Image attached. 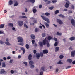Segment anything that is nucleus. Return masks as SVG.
Wrapping results in <instances>:
<instances>
[{
    "label": "nucleus",
    "mask_w": 75,
    "mask_h": 75,
    "mask_svg": "<svg viewBox=\"0 0 75 75\" xmlns=\"http://www.w3.org/2000/svg\"><path fill=\"white\" fill-rule=\"evenodd\" d=\"M59 57L60 59H62L64 58V56L62 55H60Z\"/></svg>",
    "instance_id": "obj_30"
},
{
    "label": "nucleus",
    "mask_w": 75,
    "mask_h": 75,
    "mask_svg": "<svg viewBox=\"0 0 75 75\" xmlns=\"http://www.w3.org/2000/svg\"><path fill=\"white\" fill-rule=\"evenodd\" d=\"M44 24L46 25L47 28H48V27H49V24H48V23H47L46 22H45Z\"/></svg>",
    "instance_id": "obj_18"
},
{
    "label": "nucleus",
    "mask_w": 75,
    "mask_h": 75,
    "mask_svg": "<svg viewBox=\"0 0 75 75\" xmlns=\"http://www.w3.org/2000/svg\"><path fill=\"white\" fill-rule=\"evenodd\" d=\"M58 51H59V47H56L55 48V52H57Z\"/></svg>",
    "instance_id": "obj_27"
},
{
    "label": "nucleus",
    "mask_w": 75,
    "mask_h": 75,
    "mask_svg": "<svg viewBox=\"0 0 75 75\" xmlns=\"http://www.w3.org/2000/svg\"><path fill=\"white\" fill-rule=\"evenodd\" d=\"M73 48L72 47H70L69 48V50H73Z\"/></svg>",
    "instance_id": "obj_53"
},
{
    "label": "nucleus",
    "mask_w": 75,
    "mask_h": 75,
    "mask_svg": "<svg viewBox=\"0 0 75 75\" xmlns=\"http://www.w3.org/2000/svg\"><path fill=\"white\" fill-rule=\"evenodd\" d=\"M71 23L75 27V20L74 19H72L71 21Z\"/></svg>",
    "instance_id": "obj_9"
},
{
    "label": "nucleus",
    "mask_w": 75,
    "mask_h": 75,
    "mask_svg": "<svg viewBox=\"0 0 75 75\" xmlns=\"http://www.w3.org/2000/svg\"><path fill=\"white\" fill-rule=\"evenodd\" d=\"M9 27H13L14 26L13 24L11 23H9Z\"/></svg>",
    "instance_id": "obj_31"
},
{
    "label": "nucleus",
    "mask_w": 75,
    "mask_h": 75,
    "mask_svg": "<svg viewBox=\"0 0 75 75\" xmlns=\"http://www.w3.org/2000/svg\"><path fill=\"white\" fill-rule=\"evenodd\" d=\"M18 24L19 26L20 27H21L23 24V22L22 21H18Z\"/></svg>",
    "instance_id": "obj_3"
},
{
    "label": "nucleus",
    "mask_w": 75,
    "mask_h": 75,
    "mask_svg": "<svg viewBox=\"0 0 75 75\" xmlns=\"http://www.w3.org/2000/svg\"><path fill=\"white\" fill-rule=\"evenodd\" d=\"M57 20L58 23H59V24H62V21H61V20L59 19H57Z\"/></svg>",
    "instance_id": "obj_13"
},
{
    "label": "nucleus",
    "mask_w": 75,
    "mask_h": 75,
    "mask_svg": "<svg viewBox=\"0 0 75 75\" xmlns=\"http://www.w3.org/2000/svg\"><path fill=\"white\" fill-rule=\"evenodd\" d=\"M54 40L55 41H57V39L55 38H54Z\"/></svg>",
    "instance_id": "obj_57"
},
{
    "label": "nucleus",
    "mask_w": 75,
    "mask_h": 75,
    "mask_svg": "<svg viewBox=\"0 0 75 75\" xmlns=\"http://www.w3.org/2000/svg\"><path fill=\"white\" fill-rule=\"evenodd\" d=\"M6 67V64L4 63L2 64V67Z\"/></svg>",
    "instance_id": "obj_43"
},
{
    "label": "nucleus",
    "mask_w": 75,
    "mask_h": 75,
    "mask_svg": "<svg viewBox=\"0 0 75 75\" xmlns=\"http://www.w3.org/2000/svg\"><path fill=\"white\" fill-rule=\"evenodd\" d=\"M69 13H72V11L69 10Z\"/></svg>",
    "instance_id": "obj_63"
},
{
    "label": "nucleus",
    "mask_w": 75,
    "mask_h": 75,
    "mask_svg": "<svg viewBox=\"0 0 75 75\" xmlns=\"http://www.w3.org/2000/svg\"><path fill=\"white\" fill-rule=\"evenodd\" d=\"M24 27H25L27 28H28V26H27L26 24L25 23L24 24Z\"/></svg>",
    "instance_id": "obj_37"
},
{
    "label": "nucleus",
    "mask_w": 75,
    "mask_h": 75,
    "mask_svg": "<svg viewBox=\"0 0 75 75\" xmlns=\"http://www.w3.org/2000/svg\"><path fill=\"white\" fill-rule=\"evenodd\" d=\"M39 44L40 45V46H41V47H42L43 46V44L42 43V42H39Z\"/></svg>",
    "instance_id": "obj_32"
},
{
    "label": "nucleus",
    "mask_w": 75,
    "mask_h": 75,
    "mask_svg": "<svg viewBox=\"0 0 75 75\" xmlns=\"http://www.w3.org/2000/svg\"><path fill=\"white\" fill-rule=\"evenodd\" d=\"M33 22H34V23H37V20H34V21H33Z\"/></svg>",
    "instance_id": "obj_64"
},
{
    "label": "nucleus",
    "mask_w": 75,
    "mask_h": 75,
    "mask_svg": "<svg viewBox=\"0 0 75 75\" xmlns=\"http://www.w3.org/2000/svg\"><path fill=\"white\" fill-rule=\"evenodd\" d=\"M62 34V33H59V32H57V35H61Z\"/></svg>",
    "instance_id": "obj_41"
},
{
    "label": "nucleus",
    "mask_w": 75,
    "mask_h": 75,
    "mask_svg": "<svg viewBox=\"0 0 75 75\" xmlns=\"http://www.w3.org/2000/svg\"><path fill=\"white\" fill-rule=\"evenodd\" d=\"M43 74V71H41L40 73V75H42Z\"/></svg>",
    "instance_id": "obj_48"
},
{
    "label": "nucleus",
    "mask_w": 75,
    "mask_h": 75,
    "mask_svg": "<svg viewBox=\"0 0 75 75\" xmlns=\"http://www.w3.org/2000/svg\"><path fill=\"white\" fill-rule=\"evenodd\" d=\"M67 61L69 63H71L72 62V60L71 59H69L67 60Z\"/></svg>",
    "instance_id": "obj_14"
},
{
    "label": "nucleus",
    "mask_w": 75,
    "mask_h": 75,
    "mask_svg": "<svg viewBox=\"0 0 75 75\" xmlns=\"http://www.w3.org/2000/svg\"><path fill=\"white\" fill-rule=\"evenodd\" d=\"M48 40H46V38H45L43 41V45H45L46 44V43H48Z\"/></svg>",
    "instance_id": "obj_6"
},
{
    "label": "nucleus",
    "mask_w": 75,
    "mask_h": 75,
    "mask_svg": "<svg viewBox=\"0 0 75 75\" xmlns=\"http://www.w3.org/2000/svg\"><path fill=\"white\" fill-rule=\"evenodd\" d=\"M48 51L47 50H43V54H48Z\"/></svg>",
    "instance_id": "obj_10"
},
{
    "label": "nucleus",
    "mask_w": 75,
    "mask_h": 75,
    "mask_svg": "<svg viewBox=\"0 0 75 75\" xmlns=\"http://www.w3.org/2000/svg\"><path fill=\"white\" fill-rule=\"evenodd\" d=\"M11 74H14V71L13 70H11Z\"/></svg>",
    "instance_id": "obj_54"
},
{
    "label": "nucleus",
    "mask_w": 75,
    "mask_h": 75,
    "mask_svg": "<svg viewBox=\"0 0 75 75\" xmlns=\"http://www.w3.org/2000/svg\"><path fill=\"white\" fill-rule=\"evenodd\" d=\"M46 35H45V33H43L42 35V37H45Z\"/></svg>",
    "instance_id": "obj_38"
},
{
    "label": "nucleus",
    "mask_w": 75,
    "mask_h": 75,
    "mask_svg": "<svg viewBox=\"0 0 75 75\" xmlns=\"http://www.w3.org/2000/svg\"><path fill=\"white\" fill-rule=\"evenodd\" d=\"M70 4V2L69 1L66 2L65 6L66 8H68L69 7V4Z\"/></svg>",
    "instance_id": "obj_7"
},
{
    "label": "nucleus",
    "mask_w": 75,
    "mask_h": 75,
    "mask_svg": "<svg viewBox=\"0 0 75 75\" xmlns=\"http://www.w3.org/2000/svg\"><path fill=\"white\" fill-rule=\"evenodd\" d=\"M31 37L32 39H34L35 37V36L33 34H32L31 35Z\"/></svg>",
    "instance_id": "obj_19"
},
{
    "label": "nucleus",
    "mask_w": 75,
    "mask_h": 75,
    "mask_svg": "<svg viewBox=\"0 0 75 75\" xmlns=\"http://www.w3.org/2000/svg\"><path fill=\"white\" fill-rule=\"evenodd\" d=\"M41 17L42 18L43 20L47 21L48 23H50V21L48 18H47L46 17L42 15L41 16Z\"/></svg>",
    "instance_id": "obj_1"
},
{
    "label": "nucleus",
    "mask_w": 75,
    "mask_h": 75,
    "mask_svg": "<svg viewBox=\"0 0 75 75\" xmlns=\"http://www.w3.org/2000/svg\"><path fill=\"white\" fill-rule=\"evenodd\" d=\"M57 1V0H53L52 1V3H56Z\"/></svg>",
    "instance_id": "obj_45"
},
{
    "label": "nucleus",
    "mask_w": 75,
    "mask_h": 75,
    "mask_svg": "<svg viewBox=\"0 0 75 75\" xmlns=\"http://www.w3.org/2000/svg\"><path fill=\"white\" fill-rule=\"evenodd\" d=\"M59 17H62V18H64L65 17V16H64V15H62V14H60L59 15Z\"/></svg>",
    "instance_id": "obj_33"
},
{
    "label": "nucleus",
    "mask_w": 75,
    "mask_h": 75,
    "mask_svg": "<svg viewBox=\"0 0 75 75\" xmlns=\"http://www.w3.org/2000/svg\"><path fill=\"white\" fill-rule=\"evenodd\" d=\"M14 2L15 3H16L14 4V7H16V6H18V3L17 2V1H15Z\"/></svg>",
    "instance_id": "obj_16"
},
{
    "label": "nucleus",
    "mask_w": 75,
    "mask_h": 75,
    "mask_svg": "<svg viewBox=\"0 0 75 75\" xmlns=\"http://www.w3.org/2000/svg\"><path fill=\"white\" fill-rule=\"evenodd\" d=\"M0 44H3L4 42L1 40H0Z\"/></svg>",
    "instance_id": "obj_42"
},
{
    "label": "nucleus",
    "mask_w": 75,
    "mask_h": 75,
    "mask_svg": "<svg viewBox=\"0 0 75 75\" xmlns=\"http://www.w3.org/2000/svg\"><path fill=\"white\" fill-rule=\"evenodd\" d=\"M10 58H11L10 56H8L7 57V59H10Z\"/></svg>",
    "instance_id": "obj_59"
},
{
    "label": "nucleus",
    "mask_w": 75,
    "mask_h": 75,
    "mask_svg": "<svg viewBox=\"0 0 75 75\" xmlns=\"http://www.w3.org/2000/svg\"><path fill=\"white\" fill-rule=\"evenodd\" d=\"M39 8H42V6L41 5H40L39 6Z\"/></svg>",
    "instance_id": "obj_52"
},
{
    "label": "nucleus",
    "mask_w": 75,
    "mask_h": 75,
    "mask_svg": "<svg viewBox=\"0 0 75 75\" xmlns=\"http://www.w3.org/2000/svg\"><path fill=\"white\" fill-rule=\"evenodd\" d=\"M31 65V68H34V65H33V64H32Z\"/></svg>",
    "instance_id": "obj_46"
},
{
    "label": "nucleus",
    "mask_w": 75,
    "mask_h": 75,
    "mask_svg": "<svg viewBox=\"0 0 75 75\" xmlns=\"http://www.w3.org/2000/svg\"><path fill=\"white\" fill-rule=\"evenodd\" d=\"M57 64H60V65H61L62 64H63V63L61 62V61L60 60L57 62Z\"/></svg>",
    "instance_id": "obj_24"
},
{
    "label": "nucleus",
    "mask_w": 75,
    "mask_h": 75,
    "mask_svg": "<svg viewBox=\"0 0 75 75\" xmlns=\"http://www.w3.org/2000/svg\"><path fill=\"white\" fill-rule=\"evenodd\" d=\"M47 39L49 41H50V40H51V39H52V37L51 36H48L47 38Z\"/></svg>",
    "instance_id": "obj_28"
},
{
    "label": "nucleus",
    "mask_w": 75,
    "mask_h": 75,
    "mask_svg": "<svg viewBox=\"0 0 75 75\" xmlns=\"http://www.w3.org/2000/svg\"><path fill=\"white\" fill-rule=\"evenodd\" d=\"M40 54L39 53H37L36 54V57L37 59H38L40 58Z\"/></svg>",
    "instance_id": "obj_5"
},
{
    "label": "nucleus",
    "mask_w": 75,
    "mask_h": 75,
    "mask_svg": "<svg viewBox=\"0 0 75 75\" xmlns=\"http://www.w3.org/2000/svg\"><path fill=\"white\" fill-rule=\"evenodd\" d=\"M3 32H4L3 31H1V30L0 31V34H3Z\"/></svg>",
    "instance_id": "obj_56"
},
{
    "label": "nucleus",
    "mask_w": 75,
    "mask_h": 75,
    "mask_svg": "<svg viewBox=\"0 0 75 75\" xmlns=\"http://www.w3.org/2000/svg\"><path fill=\"white\" fill-rule=\"evenodd\" d=\"M29 63L30 65H31L32 64H34V62L33 61H29Z\"/></svg>",
    "instance_id": "obj_23"
},
{
    "label": "nucleus",
    "mask_w": 75,
    "mask_h": 75,
    "mask_svg": "<svg viewBox=\"0 0 75 75\" xmlns=\"http://www.w3.org/2000/svg\"><path fill=\"white\" fill-rule=\"evenodd\" d=\"M55 72L56 73L58 72V68L56 69Z\"/></svg>",
    "instance_id": "obj_61"
},
{
    "label": "nucleus",
    "mask_w": 75,
    "mask_h": 75,
    "mask_svg": "<svg viewBox=\"0 0 75 75\" xmlns=\"http://www.w3.org/2000/svg\"><path fill=\"white\" fill-rule=\"evenodd\" d=\"M45 14L46 16H50V14L49 13H48V12L45 13Z\"/></svg>",
    "instance_id": "obj_35"
},
{
    "label": "nucleus",
    "mask_w": 75,
    "mask_h": 75,
    "mask_svg": "<svg viewBox=\"0 0 75 75\" xmlns=\"http://www.w3.org/2000/svg\"><path fill=\"white\" fill-rule=\"evenodd\" d=\"M71 8L72 9H73V10H74V8H75V6H74L72 5L71 6Z\"/></svg>",
    "instance_id": "obj_50"
},
{
    "label": "nucleus",
    "mask_w": 75,
    "mask_h": 75,
    "mask_svg": "<svg viewBox=\"0 0 75 75\" xmlns=\"http://www.w3.org/2000/svg\"><path fill=\"white\" fill-rule=\"evenodd\" d=\"M20 18H27L25 16H20Z\"/></svg>",
    "instance_id": "obj_29"
},
{
    "label": "nucleus",
    "mask_w": 75,
    "mask_h": 75,
    "mask_svg": "<svg viewBox=\"0 0 75 75\" xmlns=\"http://www.w3.org/2000/svg\"><path fill=\"white\" fill-rule=\"evenodd\" d=\"M28 58L29 60H31V59H32V55L31 54H29L28 56Z\"/></svg>",
    "instance_id": "obj_15"
},
{
    "label": "nucleus",
    "mask_w": 75,
    "mask_h": 75,
    "mask_svg": "<svg viewBox=\"0 0 75 75\" xmlns=\"http://www.w3.org/2000/svg\"><path fill=\"white\" fill-rule=\"evenodd\" d=\"M34 54H35L36 53H37V51L35 50H34Z\"/></svg>",
    "instance_id": "obj_62"
},
{
    "label": "nucleus",
    "mask_w": 75,
    "mask_h": 75,
    "mask_svg": "<svg viewBox=\"0 0 75 75\" xmlns=\"http://www.w3.org/2000/svg\"><path fill=\"white\" fill-rule=\"evenodd\" d=\"M54 8V7H52L49 8V9H50V10H52Z\"/></svg>",
    "instance_id": "obj_51"
},
{
    "label": "nucleus",
    "mask_w": 75,
    "mask_h": 75,
    "mask_svg": "<svg viewBox=\"0 0 75 75\" xmlns=\"http://www.w3.org/2000/svg\"><path fill=\"white\" fill-rule=\"evenodd\" d=\"M26 47H29V45L28 44H26L25 45Z\"/></svg>",
    "instance_id": "obj_60"
},
{
    "label": "nucleus",
    "mask_w": 75,
    "mask_h": 75,
    "mask_svg": "<svg viewBox=\"0 0 75 75\" xmlns=\"http://www.w3.org/2000/svg\"><path fill=\"white\" fill-rule=\"evenodd\" d=\"M70 40L71 41H73V40H75V37H71L70 38Z\"/></svg>",
    "instance_id": "obj_22"
},
{
    "label": "nucleus",
    "mask_w": 75,
    "mask_h": 75,
    "mask_svg": "<svg viewBox=\"0 0 75 75\" xmlns=\"http://www.w3.org/2000/svg\"><path fill=\"white\" fill-rule=\"evenodd\" d=\"M33 13H36V12H37V10H36V9H33Z\"/></svg>",
    "instance_id": "obj_39"
},
{
    "label": "nucleus",
    "mask_w": 75,
    "mask_h": 75,
    "mask_svg": "<svg viewBox=\"0 0 75 75\" xmlns=\"http://www.w3.org/2000/svg\"><path fill=\"white\" fill-rule=\"evenodd\" d=\"M59 10H57L55 11V14H57L59 13Z\"/></svg>",
    "instance_id": "obj_26"
},
{
    "label": "nucleus",
    "mask_w": 75,
    "mask_h": 75,
    "mask_svg": "<svg viewBox=\"0 0 75 75\" xmlns=\"http://www.w3.org/2000/svg\"><path fill=\"white\" fill-rule=\"evenodd\" d=\"M5 71L4 70V69H1V71L0 73V74H4L5 72Z\"/></svg>",
    "instance_id": "obj_20"
},
{
    "label": "nucleus",
    "mask_w": 75,
    "mask_h": 75,
    "mask_svg": "<svg viewBox=\"0 0 75 75\" xmlns=\"http://www.w3.org/2000/svg\"><path fill=\"white\" fill-rule=\"evenodd\" d=\"M39 29L38 28H35V32H38V31H39Z\"/></svg>",
    "instance_id": "obj_34"
},
{
    "label": "nucleus",
    "mask_w": 75,
    "mask_h": 75,
    "mask_svg": "<svg viewBox=\"0 0 75 75\" xmlns=\"http://www.w3.org/2000/svg\"><path fill=\"white\" fill-rule=\"evenodd\" d=\"M32 43L33 44H34V43L35 42V40H32Z\"/></svg>",
    "instance_id": "obj_49"
},
{
    "label": "nucleus",
    "mask_w": 75,
    "mask_h": 75,
    "mask_svg": "<svg viewBox=\"0 0 75 75\" xmlns=\"http://www.w3.org/2000/svg\"><path fill=\"white\" fill-rule=\"evenodd\" d=\"M9 40H8V38H7L6 39V41L7 42H5L6 44V45H10V44L8 42Z\"/></svg>",
    "instance_id": "obj_11"
},
{
    "label": "nucleus",
    "mask_w": 75,
    "mask_h": 75,
    "mask_svg": "<svg viewBox=\"0 0 75 75\" xmlns=\"http://www.w3.org/2000/svg\"><path fill=\"white\" fill-rule=\"evenodd\" d=\"M71 57H74L75 55V50H73L71 52Z\"/></svg>",
    "instance_id": "obj_4"
},
{
    "label": "nucleus",
    "mask_w": 75,
    "mask_h": 75,
    "mask_svg": "<svg viewBox=\"0 0 75 75\" xmlns=\"http://www.w3.org/2000/svg\"><path fill=\"white\" fill-rule=\"evenodd\" d=\"M28 2H31L32 3H34L35 2V0H28Z\"/></svg>",
    "instance_id": "obj_17"
},
{
    "label": "nucleus",
    "mask_w": 75,
    "mask_h": 75,
    "mask_svg": "<svg viewBox=\"0 0 75 75\" xmlns=\"http://www.w3.org/2000/svg\"><path fill=\"white\" fill-rule=\"evenodd\" d=\"M57 45H58V42H56L55 43V44H54V45L55 47H56V46H57Z\"/></svg>",
    "instance_id": "obj_47"
},
{
    "label": "nucleus",
    "mask_w": 75,
    "mask_h": 75,
    "mask_svg": "<svg viewBox=\"0 0 75 75\" xmlns=\"http://www.w3.org/2000/svg\"><path fill=\"white\" fill-rule=\"evenodd\" d=\"M19 45H22V46H23L24 45V43H21L19 44Z\"/></svg>",
    "instance_id": "obj_55"
},
{
    "label": "nucleus",
    "mask_w": 75,
    "mask_h": 75,
    "mask_svg": "<svg viewBox=\"0 0 75 75\" xmlns=\"http://www.w3.org/2000/svg\"><path fill=\"white\" fill-rule=\"evenodd\" d=\"M43 54V53L42 52H40V57H43V56H44V54Z\"/></svg>",
    "instance_id": "obj_36"
},
{
    "label": "nucleus",
    "mask_w": 75,
    "mask_h": 75,
    "mask_svg": "<svg viewBox=\"0 0 75 75\" xmlns=\"http://www.w3.org/2000/svg\"><path fill=\"white\" fill-rule=\"evenodd\" d=\"M18 42H21L23 41V39L21 37H18L17 38Z\"/></svg>",
    "instance_id": "obj_2"
},
{
    "label": "nucleus",
    "mask_w": 75,
    "mask_h": 75,
    "mask_svg": "<svg viewBox=\"0 0 75 75\" xmlns=\"http://www.w3.org/2000/svg\"><path fill=\"white\" fill-rule=\"evenodd\" d=\"M71 67V66H67V67L66 68V69H68L69 68H70Z\"/></svg>",
    "instance_id": "obj_44"
},
{
    "label": "nucleus",
    "mask_w": 75,
    "mask_h": 75,
    "mask_svg": "<svg viewBox=\"0 0 75 75\" xmlns=\"http://www.w3.org/2000/svg\"><path fill=\"white\" fill-rule=\"evenodd\" d=\"M40 71H43V72H44L45 71V66H43L40 69Z\"/></svg>",
    "instance_id": "obj_8"
},
{
    "label": "nucleus",
    "mask_w": 75,
    "mask_h": 75,
    "mask_svg": "<svg viewBox=\"0 0 75 75\" xmlns=\"http://www.w3.org/2000/svg\"><path fill=\"white\" fill-rule=\"evenodd\" d=\"M23 64L25 65V66H27V63L26 62H23Z\"/></svg>",
    "instance_id": "obj_40"
},
{
    "label": "nucleus",
    "mask_w": 75,
    "mask_h": 75,
    "mask_svg": "<svg viewBox=\"0 0 75 75\" xmlns=\"http://www.w3.org/2000/svg\"><path fill=\"white\" fill-rule=\"evenodd\" d=\"M9 5H12L13 4V1L12 0H10L9 1Z\"/></svg>",
    "instance_id": "obj_21"
},
{
    "label": "nucleus",
    "mask_w": 75,
    "mask_h": 75,
    "mask_svg": "<svg viewBox=\"0 0 75 75\" xmlns=\"http://www.w3.org/2000/svg\"><path fill=\"white\" fill-rule=\"evenodd\" d=\"M21 50L23 51V54H24L25 53V49L24 48V47H21Z\"/></svg>",
    "instance_id": "obj_12"
},
{
    "label": "nucleus",
    "mask_w": 75,
    "mask_h": 75,
    "mask_svg": "<svg viewBox=\"0 0 75 75\" xmlns=\"http://www.w3.org/2000/svg\"><path fill=\"white\" fill-rule=\"evenodd\" d=\"M4 27V24H1L0 25V28H3Z\"/></svg>",
    "instance_id": "obj_25"
},
{
    "label": "nucleus",
    "mask_w": 75,
    "mask_h": 75,
    "mask_svg": "<svg viewBox=\"0 0 75 75\" xmlns=\"http://www.w3.org/2000/svg\"><path fill=\"white\" fill-rule=\"evenodd\" d=\"M72 64H73V65H75V60L73 61L72 62Z\"/></svg>",
    "instance_id": "obj_58"
}]
</instances>
